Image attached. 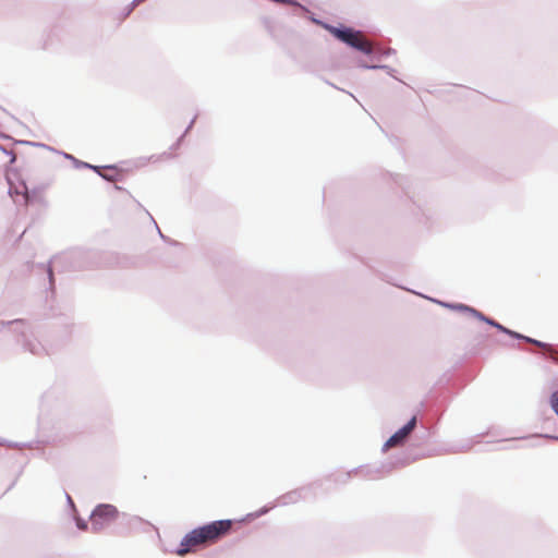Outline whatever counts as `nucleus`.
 <instances>
[{
    "label": "nucleus",
    "instance_id": "6",
    "mask_svg": "<svg viewBox=\"0 0 558 558\" xmlns=\"http://www.w3.org/2000/svg\"><path fill=\"white\" fill-rule=\"evenodd\" d=\"M95 170L106 180L108 181H116V175L118 174V169L114 166L105 167V168H98L96 167Z\"/></svg>",
    "mask_w": 558,
    "mask_h": 558
},
{
    "label": "nucleus",
    "instance_id": "1",
    "mask_svg": "<svg viewBox=\"0 0 558 558\" xmlns=\"http://www.w3.org/2000/svg\"><path fill=\"white\" fill-rule=\"evenodd\" d=\"M233 526L231 520H219L202 525L189 532L180 543L177 549L179 556L196 550L201 546L215 544L228 535Z\"/></svg>",
    "mask_w": 558,
    "mask_h": 558
},
{
    "label": "nucleus",
    "instance_id": "3",
    "mask_svg": "<svg viewBox=\"0 0 558 558\" xmlns=\"http://www.w3.org/2000/svg\"><path fill=\"white\" fill-rule=\"evenodd\" d=\"M118 509L112 505H99L90 515V525L94 532L102 530L118 517Z\"/></svg>",
    "mask_w": 558,
    "mask_h": 558
},
{
    "label": "nucleus",
    "instance_id": "12",
    "mask_svg": "<svg viewBox=\"0 0 558 558\" xmlns=\"http://www.w3.org/2000/svg\"><path fill=\"white\" fill-rule=\"evenodd\" d=\"M527 341L530 342H533V340H531V338H525ZM534 343H537L536 341H534Z\"/></svg>",
    "mask_w": 558,
    "mask_h": 558
},
{
    "label": "nucleus",
    "instance_id": "10",
    "mask_svg": "<svg viewBox=\"0 0 558 558\" xmlns=\"http://www.w3.org/2000/svg\"><path fill=\"white\" fill-rule=\"evenodd\" d=\"M550 403H551V408L554 409V411L558 414V391H556L551 396Z\"/></svg>",
    "mask_w": 558,
    "mask_h": 558
},
{
    "label": "nucleus",
    "instance_id": "8",
    "mask_svg": "<svg viewBox=\"0 0 558 558\" xmlns=\"http://www.w3.org/2000/svg\"><path fill=\"white\" fill-rule=\"evenodd\" d=\"M407 438V436L404 435V433L402 432V429L400 428L398 432H396L386 442V447H395L397 445H399L400 442H402L404 439Z\"/></svg>",
    "mask_w": 558,
    "mask_h": 558
},
{
    "label": "nucleus",
    "instance_id": "4",
    "mask_svg": "<svg viewBox=\"0 0 558 558\" xmlns=\"http://www.w3.org/2000/svg\"><path fill=\"white\" fill-rule=\"evenodd\" d=\"M10 184L9 193L11 197H13L14 202H19L17 197L21 196L24 205H29L33 203L43 202V193L39 190L29 191L25 183H20L17 185H12L10 180L8 179Z\"/></svg>",
    "mask_w": 558,
    "mask_h": 558
},
{
    "label": "nucleus",
    "instance_id": "5",
    "mask_svg": "<svg viewBox=\"0 0 558 558\" xmlns=\"http://www.w3.org/2000/svg\"><path fill=\"white\" fill-rule=\"evenodd\" d=\"M16 160V155L12 150H7L0 146V169H5Z\"/></svg>",
    "mask_w": 558,
    "mask_h": 558
},
{
    "label": "nucleus",
    "instance_id": "2",
    "mask_svg": "<svg viewBox=\"0 0 558 558\" xmlns=\"http://www.w3.org/2000/svg\"><path fill=\"white\" fill-rule=\"evenodd\" d=\"M331 33L338 39L366 54L373 51L372 44L363 36L361 32H356L351 28H332Z\"/></svg>",
    "mask_w": 558,
    "mask_h": 558
},
{
    "label": "nucleus",
    "instance_id": "11",
    "mask_svg": "<svg viewBox=\"0 0 558 558\" xmlns=\"http://www.w3.org/2000/svg\"><path fill=\"white\" fill-rule=\"evenodd\" d=\"M136 522H137V520H136V519H133V520L130 522V525H131L132 523H136Z\"/></svg>",
    "mask_w": 558,
    "mask_h": 558
},
{
    "label": "nucleus",
    "instance_id": "7",
    "mask_svg": "<svg viewBox=\"0 0 558 558\" xmlns=\"http://www.w3.org/2000/svg\"><path fill=\"white\" fill-rule=\"evenodd\" d=\"M471 312H472L476 317H478V318H481V319H483V320H486L488 324H490V325H493V326L497 327V328H498V329H500L501 331L507 332V333H509V335H511V336H514V337H517V338H523L522 336H520V335H518V333H514V332H512V331H510V330L506 329L505 327H502V326H501V325H499L498 323H495V322H493V320H490V319L485 318V317H484L480 312H477V311H475V310H471Z\"/></svg>",
    "mask_w": 558,
    "mask_h": 558
},
{
    "label": "nucleus",
    "instance_id": "9",
    "mask_svg": "<svg viewBox=\"0 0 558 558\" xmlns=\"http://www.w3.org/2000/svg\"><path fill=\"white\" fill-rule=\"evenodd\" d=\"M416 425V417L413 416L401 429L404 433V435L408 437L409 434L414 429Z\"/></svg>",
    "mask_w": 558,
    "mask_h": 558
}]
</instances>
